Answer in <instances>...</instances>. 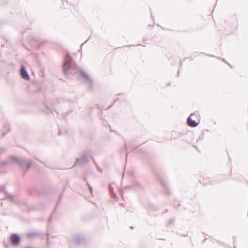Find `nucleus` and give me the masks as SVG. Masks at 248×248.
Here are the masks:
<instances>
[{
    "label": "nucleus",
    "instance_id": "nucleus-1",
    "mask_svg": "<svg viewBox=\"0 0 248 248\" xmlns=\"http://www.w3.org/2000/svg\"><path fill=\"white\" fill-rule=\"evenodd\" d=\"M199 122V116L198 114H192L187 119V124L190 127H196Z\"/></svg>",
    "mask_w": 248,
    "mask_h": 248
},
{
    "label": "nucleus",
    "instance_id": "nucleus-2",
    "mask_svg": "<svg viewBox=\"0 0 248 248\" xmlns=\"http://www.w3.org/2000/svg\"><path fill=\"white\" fill-rule=\"evenodd\" d=\"M12 243L14 245H17L20 242L19 236L16 234H13L11 237Z\"/></svg>",
    "mask_w": 248,
    "mask_h": 248
},
{
    "label": "nucleus",
    "instance_id": "nucleus-3",
    "mask_svg": "<svg viewBox=\"0 0 248 248\" xmlns=\"http://www.w3.org/2000/svg\"><path fill=\"white\" fill-rule=\"evenodd\" d=\"M20 74H21V75L22 76V77L26 79V80H29V76L27 73V72H26V71L25 70V69L24 68V67H22L21 69H20Z\"/></svg>",
    "mask_w": 248,
    "mask_h": 248
},
{
    "label": "nucleus",
    "instance_id": "nucleus-4",
    "mask_svg": "<svg viewBox=\"0 0 248 248\" xmlns=\"http://www.w3.org/2000/svg\"><path fill=\"white\" fill-rule=\"evenodd\" d=\"M71 59L70 58H69V57H67L66 58V62H70V61H71Z\"/></svg>",
    "mask_w": 248,
    "mask_h": 248
}]
</instances>
